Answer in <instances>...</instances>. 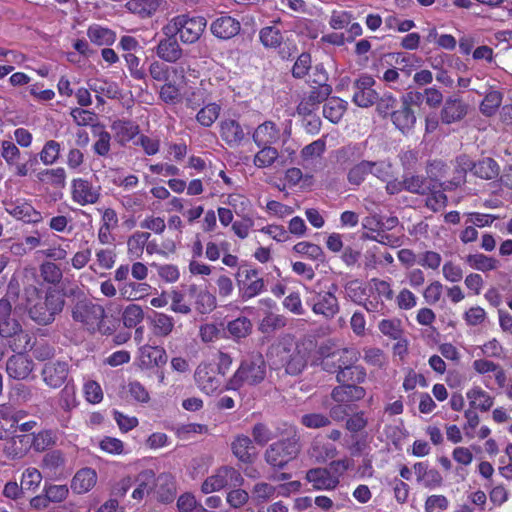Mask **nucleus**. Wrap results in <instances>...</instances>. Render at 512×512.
<instances>
[{
	"mask_svg": "<svg viewBox=\"0 0 512 512\" xmlns=\"http://www.w3.org/2000/svg\"><path fill=\"white\" fill-rule=\"evenodd\" d=\"M65 300L56 290H49L45 296L36 292L34 300L28 299L27 311L30 319L38 325H49L62 312Z\"/></svg>",
	"mask_w": 512,
	"mask_h": 512,
	"instance_id": "1",
	"label": "nucleus"
},
{
	"mask_svg": "<svg viewBox=\"0 0 512 512\" xmlns=\"http://www.w3.org/2000/svg\"><path fill=\"white\" fill-rule=\"evenodd\" d=\"M206 25L207 21L202 16L181 14L169 20L162 32L164 35H178L183 43L193 44L201 37Z\"/></svg>",
	"mask_w": 512,
	"mask_h": 512,
	"instance_id": "2",
	"label": "nucleus"
},
{
	"mask_svg": "<svg viewBox=\"0 0 512 512\" xmlns=\"http://www.w3.org/2000/svg\"><path fill=\"white\" fill-rule=\"evenodd\" d=\"M266 376V363L261 355H256L241 363L225 385L226 390L237 391L244 386L261 383Z\"/></svg>",
	"mask_w": 512,
	"mask_h": 512,
	"instance_id": "3",
	"label": "nucleus"
},
{
	"mask_svg": "<svg viewBox=\"0 0 512 512\" xmlns=\"http://www.w3.org/2000/svg\"><path fill=\"white\" fill-rule=\"evenodd\" d=\"M80 296L71 308L72 319L81 324L89 332L102 331L105 310L102 305L83 296Z\"/></svg>",
	"mask_w": 512,
	"mask_h": 512,
	"instance_id": "4",
	"label": "nucleus"
},
{
	"mask_svg": "<svg viewBox=\"0 0 512 512\" xmlns=\"http://www.w3.org/2000/svg\"><path fill=\"white\" fill-rule=\"evenodd\" d=\"M271 354L277 367L285 368L290 375L299 374L305 367V358L292 338H286L273 347Z\"/></svg>",
	"mask_w": 512,
	"mask_h": 512,
	"instance_id": "5",
	"label": "nucleus"
},
{
	"mask_svg": "<svg viewBox=\"0 0 512 512\" xmlns=\"http://www.w3.org/2000/svg\"><path fill=\"white\" fill-rule=\"evenodd\" d=\"M299 453V438L294 432L292 437L272 443L266 449L264 458L273 468L281 469L295 459Z\"/></svg>",
	"mask_w": 512,
	"mask_h": 512,
	"instance_id": "6",
	"label": "nucleus"
},
{
	"mask_svg": "<svg viewBox=\"0 0 512 512\" xmlns=\"http://www.w3.org/2000/svg\"><path fill=\"white\" fill-rule=\"evenodd\" d=\"M336 287L332 285L327 291H317L312 287H305L308 294L306 304L311 307L316 315H321L325 319H332L339 312V302L335 296Z\"/></svg>",
	"mask_w": 512,
	"mask_h": 512,
	"instance_id": "7",
	"label": "nucleus"
},
{
	"mask_svg": "<svg viewBox=\"0 0 512 512\" xmlns=\"http://www.w3.org/2000/svg\"><path fill=\"white\" fill-rule=\"evenodd\" d=\"M244 483L241 473L234 467L222 466L207 477L201 485V491L204 494H210L220 491L226 486L239 487Z\"/></svg>",
	"mask_w": 512,
	"mask_h": 512,
	"instance_id": "8",
	"label": "nucleus"
},
{
	"mask_svg": "<svg viewBox=\"0 0 512 512\" xmlns=\"http://www.w3.org/2000/svg\"><path fill=\"white\" fill-rule=\"evenodd\" d=\"M194 381L198 389L207 395L219 392L223 385V379L222 376H220V368L205 361L199 363L196 367Z\"/></svg>",
	"mask_w": 512,
	"mask_h": 512,
	"instance_id": "9",
	"label": "nucleus"
},
{
	"mask_svg": "<svg viewBox=\"0 0 512 512\" xmlns=\"http://www.w3.org/2000/svg\"><path fill=\"white\" fill-rule=\"evenodd\" d=\"M0 336L11 339L9 347L12 351H26L30 346L31 336L22 329L21 324L14 316L0 321Z\"/></svg>",
	"mask_w": 512,
	"mask_h": 512,
	"instance_id": "10",
	"label": "nucleus"
},
{
	"mask_svg": "<svg viewBox=\"0 0 512 512\" xmlns=\"http://www.w3.org/2000/svg\"><path fill=\"white\" fill-rule=\"evenodd\" d=\"M240 297L248 300L259 295L264 289V281L253 268H240L236 274Z\"/></svg>",
	"mask_w": 512,
	"mask_h": 512,
	"instance_id": "11",
	"label": "nucleus"
},
{
	"mask_svg": "<svg viewBox=\"0 0 512 512\" xmlns=\"http://www.w3.org/2000/svg\"><path fill=\"white\" fill-rule=\"evenodd\" d=\"M168 357L164 348L160 346L142 345L136 352L134 365L141 370L162 367L167 363Z\"/></svg>",
	"mask_w": 512,
	"mask_h": 512,
	"instance_id": "12",
	"label": "nucleus"
},
{
	"mask_svg": "<svg viewBox=\"0 0 512 512\" xmlns=\"http://www.w3.org/2000/svg\"><path fill=\"white\" fill-rule=\"evenodd\" d=\"M69 375V364L66 361H48L41 370L43 382L52 389L60 388Z\"/></svg>",
	"mask_w": 512,
	"mask_h": 512,
	"instance_id": "13",
	"label": "nucleus"
},
{
	"mask_svg": "<svg viewBox=\"0 0 512 512\" xmlns=\"http://www.w3.org/2000/svg\"><path fill=\"white\" fill-rule=\"evenodd\" d=\"M375 84L371 76H361L354 83L353 102L359 107H369L378 99V93L373 89Z\"/></svg>",
	"mask_w": 512,
	"mask_h": 512,
	"instance_id": "14",
	"label": "nucleus"
},
{
	"mask_svg": "<svg viewBox=\"0 0 512 512\" xmlns=\"http://www.w3.org/2000/svg\"><path fill=\"white\" fill-rule=\"evenodd\" d=\"M100 197L99 187H95L88 180L77 178L72 181V199L84 206L95 204Z\"/></svg>",
	"mask_w": 512,
	"mask_h": 512,
	"instance_id": "15",
	"label": "nucleus"
},
{
	"mask_svg": "<svg viewBox=\"0 0 512 512\" xmlns=\"http://www.w3.org/2000/svg\"><path fill=\"white\" fill-rule=\"evenodd\" d=\"M17 354L12 355L6 361V371L9 377L15 380H24L28 378L34 369L33 361L28 358L23 351H16Z\"/></svg>",
	"mask_w": 512,
	"mask_h": 512,
	"instance_id": "16",
	"label": "nucleus"
},
{
	"mask_svg": "<svg viewBox=\"0 0 512 512\" xmlns=\"http://www.w3.org/2000/svg\"><path fill=\"white\" fill-rule=\"evenodd\" d=\"M230 448L234 457L244 464L253 463L257 457L253 441L247 435H236L231 441Z\"/></svg>",
	"mask_w": 512,
	"mask_h": 512,
	"instance_id": "17",
	"label": "nucleus"
},
{
	"mask_svg": "<svg viewBox=\"0 0 512 512\" xmlns=\"http://www.w3.org/2000/svg\"><path fill=\"white\" fill-rule=\"evenodd\" d=\"M306 480L315 490H334L340 483L339 476L326 468H313L307 471Z\"/></svg>",
	"mask_w": 512,
	"mask_h": 512,
	"instance_id": "18",
	"label": "nucleus"
},
{
	"mask_svg": "<svg viewBox=\"0 0 512 512\" xmlns=\"http://www.w3.org/2000/svg\"><path fill=\"white\" fill-rule=\"evenodd\" d=\"M331 93V88L327 84L314 87L308 95H306L297 107L300 115H310L318 109L321 102L325 101Z\"/></svg>",
	"mask_w": 512,
	"mask_h": 512,
	"instance_id": "19",
	"label": "nucleus"
},
{
	"mask_svg": "<svg viewBox=\"0 0 512 512\" xmlns=\"http://www.w3.org/2000/svg\"><path fill=\"white\" fill-rule=\"evenodd\" d=\"M5 210L15 219L25 223H39L42 221L41 213L36 211L33 206L27 202H9L6 204Z\"/></svg>",
	"mask_w": 512,
	"mask_h": 512,
	"instance_id": "20",
	"label": "nucleus"
},
{
	"mask_svg": "<svg viewBox=\"0 0 512 512\" xmlns=\"http://www.w3.org/2000/svg\"><path fill=\"white\" fill-rule=\"evenodd\" d=\"M240 23L228 15H222L211 24V32L220 39H230L236 36L240 31Z\"/></svg>",
	"mask_w": 512,
	"mask_h": 512,
	"instance_id": "21",
	"label": "nucleus"
},
{
	"mask_svg": "<svg viewBox=\"0 0 512 512\" xmlns=\"http://www.w3.org/2000/svg\"><path fill=\"white\" fill-rule=\"evenodd\" d=\"M335 387L331 392V397L336 403L349 404L363 399L366 395V390L357 385L341 383Z\"/></svg>",
	"mask_w": 512,
	"mask_h": 512,
	"instance_id": "22",
	"label": "nucleus"
},
{
	"mask_svg": "<svg viewBox=\"0 0 512 512\" xmlns=\"http://www.w3.org/2000/svg\"><path fill=\"white\" fill-rule=\"evenodd\" d=\"M467 114V105L456 97L446 99L440 117L443 123L451 124L460 121Z\"/></svg>",
	"mask_w": 512,
	"mask_h": 512,
	"instance_id": "23",
	"label": "nucleus"
},
{
	"mask_svg": "<svg viewBox=\"0 0 512 512\" xmlns=\"http://www.w3.org/2000/svg\"><path fill=\"white\" fill-rule=\"evenodd\" d=\"M280 138V131L275 123L266 121L260 124L253 133V140L258 147L271 146Z\"/></svg>",
	"mask_w": 512,
	"mask_h": 512,
	"instance_id": "24",
	"label": "nucleus"
},
{
	"mask_svg": "<svg viewBox=\"0 0 512 512\" xmlns=\"http://www.w3.org/2000/svg\"><path fill=\"white\" fill-rule=\"evenodd\" d=\"M220 135L229 146H238L245 138L242 126L233 119H226L220 123Z\"/></svg>",
	"mask_w": 512,
	"mask_h": 512,
	"instance_id": "25",
	"label": "nucleus"
},
{
	"mask_svg": "<svg viewBox=\"0 0 512 512\" xmlns=\"http://www.w3.org/2000/svg\"><path fill=\"white\" fill-rule=\"evenodd\" d=\"M470 409L486 412L494 404V398L480 386H473L466 392Z\"/></svg>",
	"mask_w": 512,
	"mask_h": 512,
	"instance_id": "26",
	"label": "nucleus"
},
{
	"mask_svg": "<svg viewBox=\"0 0 512 512\" xmlns=\"http://www.w3.org/2000/svg\"><path fill=\"white\" fill-rule=\"evenodd\" d=\"M157 46V55L167 62H176L182 56V49L175 38L176 35H165Z\"/></svg>",
	"mask_w": 512,
	"mask_h": 512,
	"instance_id": "27",
	"label": "nucleus"
},
{
	"mask_svg": "<svg viewBox=\"0 0 512 512\" xmlns=\"http://www.w3.org/2000/svg\"><path fill=\"white\" fill-rule=\"evenodd\" d=\"M97 481V474L91 468L80 469L71 481V489L77 494L88 492Z\"/></svg>",
	"mask_w": 512,
	"mask_h": 512,
	"instance_id": "28",
	"label": "nucleus"
},
{
	"mask_svg": "<svg viewBox=\"0 0 512 512\" xmlns=\"http://www.w3.org/2000/svg\"><path fill=\"white\" fill-rule=\"evenodd\" d=\"M393 124L402 132L408 133L415 125L416 117L411 108L401 104V107L391 112Z\"/></svg>",
	"mask_w": 512,
	"mask_h": 512,
	"instance_id": "29",
	"label": "nucleus"
},
{
	"mask_svg": "<svg viewBox=\"0 0 512 512\" xmlns=\"http://www.w3.org/2000/svg\"><path fill=\"white\" fill-rule=\"evenodd\" d=\"M339 350L340 348H337L332 340H327L318 347L317 354L323 370L330 373L335 371L334 358L337 356Z\"/></svg>",
	"mask_w": 512,
	"mask_h": 512,
	"instance_id": "30",
	"label": "nucleus"
},
{
	"mask_svg": "<svg viewBox=\"0 0 512 512\" xmlns=\"http://www.w3.org/2000/svg\"><path fill=\"white\" fill-rule=\"evenodd\" d=\"M466 262L472 269L484 273L494 271L500 267L499 260L482 253L468 255L466 258Z\"/></svg>",
	"mask_w": 512,
	"mask_h": 512,
	"instance_id": "31",
	"label": "nucleus"
},
{
	"mask_svg": "<svg viewBox=\"0 0 512 512\" xmlns=\"http://www.w3.org/2000/svg\"><path fill=\"white\" fill-rule=\"evenodd\" d=\"M347 108V102L338 98H327L323 106V116L332 123H338Z\"/></svg>",
	"mask_w": 512,
	"mask_h": 512,
	"instance_id": "32",
	"label": "nucleus"
},
{
	"mask_svg": "<svg viewBox=\"0 0 512 512\" xmlns=\"http://www.w3.org/2000/svg\"><path fill=\"white\" fill-rule=\"evenodd\" d=\"M308 455L316 462H325L336 455V449L325 443L322 438L316 437L308 448Z\"/></svg>",
	"mask_w": 512,
	"mask_h": 512,
	"instance_id": "33",
	"label": "nucleus"
},
{
	"mask_svg": "<svg viewBox=\"0 0 512 512\" xmlns=\"http://www.w3.org/2000/svg\"><path fill=\"white\" fill-rule=\"evenodd\" d=\"M152 313L153 316L149 318L154 335L162 337L168 336L174 328L173 317L160 312L152 311Z\"/></svg>",
	"mask_w": 512,
	"mask_h": 512,
	"instance_id": "34",
	"label": "nucleus"
},
{
	"mask_svg": "<svg viewBox=\"0 0 512 512\" xmlns=\"http://www.w3.org/2000/svg\"><path fill=\"white\" fill-rule=\"evenodd\" d=\"M155 473L151 469H145L139 473L136 478L138 487L132 492V497L136 500H142L149 494L154 485Z\"/></svg>",
	"mask_w": 512,
	"mask_h": 512,
	"instance_id": "35",
	"label": "nucleus"
},
{
	"mask_svg": "<svg viewBox=\"0 0 512 512\" xmlns=\"http://www.w3.org/2000/svg\"><path fill=\"white\" fill-rule=\"evenodd\" d=\"M37 179L41 183L57 188H64L66 184V172L62 167L44 169L37 173Z\"/></svg>",
	"mask_w": 512,
	"mask_h": 512,
	"instance_id": "36",
	"label": "nucleus"
},
{
	"mask_svg": "<svg viewBox=\"0 0 512 512\" xmlns=\"http://www.w3.org/2000/svg\"><path fill=\"white\" fill-rule=\"evenodd\" d=\"M394 62L397 65V69L410 76L411 73L421 66L422 59L415 55L405 52H397L393 54Z\"/></svg>",
	"mask_w": 512,
	"mask_h": 512,
	"instance_id": "37",
	"label": "nucleus"
},
{
	"mask_svg": "<svg viewBox=\"0 0 512 512\" xmlns=\"http://www.w3.org/2000/svg\"><path fill=\"white\" fill-rule=\"evenodd\" d=\"M366 370L364 367L352 364L350 367L340 369L336 374V380L339 383H363L366 379Z\"/></svg>",
	"mask_w": 512,
	"mask_h": 512,
	"instance_id": "38",
	"label": "nucleus"
},
{
	"mask_svg": "<svg viewBox=\"0 0 512 512\" xmlns=\"http://www.w3.org/2000/svg\"><path fill=\"white\" fill-rule=\"evenodd\" d=\"M472 172L475 176L490 180L498 176L499 165L492 158H484L472 166Z\"/></svg>",
	"mask_w": 512,
	"mask_h": 512,
	"instance_id": "39",
	"label": "nucleus"
},
{
	"mask_svg": "<svg viewBox=\"0 0 512 512\" xmlns=\"http://www.w3.org/2000/svg\"><path fill=\"white\" fill-rule=\"evenodd\" d=\"M87 35L91 42L99 46L111 45L116 38L112 30L96 24L88 28Z\"/></svg>",
	"mask_w": 512,
	"mask_h": 512,
	"instance_id": "40",
	"label": "nucleus"
},
{
	"mask_svg": "<svg viewBox=\"0 0 512 512\" xmlns=\"http://www.w3.org/2000/svg\"><path fill=\"white\" fill-rule=\"evenodd\" d=\"M360 359V352L355 348H342L338 351L337 356H335V371L333 373H338L340 369H344V367H350L352 364H356Z\"/></svg>",
	"mask_w": 512,
	"mask_h": 512,
	"instance_id": "41",
	"label": "nucleus"
},
{
	"mask_svg": "<svg viewBox=\"0 0 512 512\" xmlns=\"http://www.w3.org/2000/svg\"><path fill=\"white\" fill-rule=\"evenodd\" d=\"M379 331L392 340H399L403 336L402 321L398 318L383 319L378 323Z\"/></svg>",
	"mask_w": 512,
	"mask_h": 512,
	"instance_id": "42",
	"label": "nucleus"
},
{
	"mask_svg": "<svg viewBox=\"0 0 512 512\" xmlns=\"http://www.w3.org/2000/svg\"><path fill=\"white\" fill-rule=\"evenodd\" d=\"M64 465V454L60 450H52L43 456L40 466L44 471L55 474Z\"/></svg>",
	"mask_w": 512,
	"mask_h": 512,
	"instance_id": "43",
	"label": "nucleus"
},
{
	"mask_svg": "<svg viewBox=\"0 0 512 512\" xmlns=\"http://www.w3.org/2000/svg\"><path fill=\"white\" fill-rule=\"evenodd\" d=\"M227 330L234 339L247 337L252 330V323L246 317H238L227 324Z\"/></svg>",
	"mask_w": 512,
	"mask_h": 512,
	"instance_id": "44",
	"label": "nucleus"
},
{
	"mask_svg": "<svg viewBox=\"0 0 512 512\" xmlns=\"http://www.w3.org/2000/svg\"><path fill=\"white\" fill-rule=\"evenodd\" d=\"M31 447L37 451L42 452L56 443V433L52 430H43L37 434L31 435Z\"/></svg>",
	"mask_w": 512,
	"mask_h": 512,
	"instance_id": "45",
	"label": "nucleus"
},
{
	"mask_svg": "<svg viewBox=\"0 0 512 512\" xmlns=\"http://www.w3.org/2000/svg\"><path fill=\"white\" fill-rule=\"evenodd\" d=\"M277 488L267 482H257L252 490V499L257 504H263L274 498Z\"/></svg>",
	"mask_w": 512,
	"mask_h": 512,
	"instance_id": "46",
	"label": "nucleus"
},
{
	"mask_svg": "<svg viewBox=\"0 0 512 512\" xmlns=\"http://www.w3.org/2000/svg\"><path fill=\"white\" fill-rule=\"evenodd\" d=\"M42 478V474L38 469L34 467L26 468L22 473L20 481L23 491L35 492L40 486Z\"/></svg>",
	"mask_w": 512,
	"mask_h": 512,
	"instance_id": "47",
	"label": "nucleus"
},
{
	"mask_svg": "<svg viewBox=\"0 0 512 512\" xmlns=\"http://www.w3.org/2000/svg\"><path fill=\"white\" fill-rule=\"evenodd\" d=\"M61 145L55 140H48L39 153L41 162L46 165L56 163L60 157Z\"/></svg>",
	"mask_w": 512,
	"mask_h": 512,
	"instance_id": "48",
	"label": "nucleus"
},
{
	"mask_svg": "<svg viewBox=\"0 0 512 512\" xmlns=\"http://www.w3.org/2000/svg\"><path fill=\"white\" fill-rule=\"evenodd\" d=\"M261 147V150L254 156V165L258 168H267L272 166L279 156L277 149L272 146Z\"/></svg>",
	"mask_w": 512,
	"mask_h": 512,
	"instance_id": "49",
	"label": "nucleus"
},
{
	"mask_svg": "<svg viewBox=\"0 0 512 512\" xmlns=\"http://www.w3.org/2000/svg\"><path fill=\"white\" fill-rule=\"evenodd\" d=\"M261 43L268 48H277L283 41L281 31L275 26H267L260 30Z\"/></svg>",
	"mask_w": 512,
	"mask_h": 512,
	"instance_id": "50",
	"label": "nucleus"
},
{
	"mask_svg": "<svg viewBox=\"0 0 512 512\" xmlns=\"http://www.w3.org/2000/svg\"><path fill=\"white\" fill-rule=\"evenodd\" d=\"M195 310L200 314H209L216 308V297L204 289L193 301Z\"/></svg>",
	"mask_w": 512,
	"mask_h": 512,
	"instance_id": "51",
	"label": "nucleus"
},
{
	"mask_svg": "<svg viewBox=\"0 0 512 512\" xmlns=\"http://www.w3.org/2000/svg\"><path fill=\"white\" fill-rule=\"evenodd\" d=\"M368 174H371L370 161L363 160L349 169L347 178L349 183L360 185L364 182Z\"/></svg>",
	"mask_w": 512,
	"mask_h": 512,
	"instance_id": "52",
	"label": "nucleus"
},
{
	"mask_svg": "<svg viewBox=\"0 0 512 512\" xmlns=\"http://www.w3.org/2000/svg\"><path fill=\"white\" fill-rule=\"evenodd\" d=\"M293 250L311 260H321L324 257V252L319 245L307 241L298 242L294 245Z\"/></svg>",
	"mask_w": 512,
	"mask_h": 512,
	"instance_id": "53",
	"label": "nucleus"
},
{
	"mask_svg": "<svg viewBox=\"0 0 512 512\" xmlns=\"http://www.w3.org/2000/svg\"><path fill=\"white\" fill-rule=\"evenodd\" d=\"M28 349L32 351L33 357L38 361L51 360L56 354L55 347L46 341L35 342L33 345L30 343Z\"/></svg>",
	"mask_w": 512,
	"mask_h": 512,
	"instance_id": "54",
	"label": "nucleus"
},
{
	"mask_svg": "<svg viewBox=\"0 0 512 512\" xmlns=\"http://www.w3.org/2000/svg\"><path fill=\"white\" fill-rule=\"evenodd\" d=\"M220 106L216 103H209L201 108L196 115L197 121L204 127H210L219 117Z\"/></svg>",
	"mask_w": 512,
	"mask_h": 512,
	"instance_id": "55",
	"label": "nucleus"
},
{
	"mask_svg": "<svg viewBox=\"0 0 512 512\" xmlns=\"http://www.w3.org/2000/svg\"><path fill=\"white\" fill-rule=\"evenodd\" d=\"M40 274L43 280L50 284H58L63 277V273L60 267L54 262L50 261H46L41 264Z\"/></svg>",
	"mask_w": 512,
	"mask_h": 512,
	"instance_id": "56",
	"label": "nucleus"
},
{
	"mask_svg": "<svg viewBox=\"0 0 512 512\" xmlns=\"http://www.w3.org/2000/svg\"><path fill=\"white\" fill-rule=\"evenodd\" d=\"M347 297L357 304H362L366 300V287L359 280L349 281L345 286Z\"/></svg>",
	"mask_w": 512,
	"mask_h": 512,
	"instance_id": "57",
	"label": "nucleus"
},
{
	"mask_svg": "<svg viewBox=\"0 0 512 512\" xmlns=\"http://www.w3.org/2000/svg\"><path fill=\"white\" fill-rule=\"evenodd\" d=\"M158 8V3L155 0H131L130 12L138 14L141 17H148L152 15Z\"/></svg>",
	"mask_w": 512,
	"mask_h": 512,
	"instance_id": "58",
	"label": "nucleus"
},
{
	"mask_svg": "<svg viewBox=\"0 0 512 512\" xmlns=\"http://www.w3.org/2000/svg\"><path fill=\"white\" fill-rule=\"evenodd\" d=\"M502 102V95L498 91H490L483 99L480 109L487 116L495 114Z\"/></svg>",
	"mask_w": 512,
	"mask_h": 512,
	"instance_id": "59",
	"label": "nucleus"
},
{
	"mask_svg": "<svg viewBox=\"0 0 512 512\" xmlns=\"http://www.w3.org/2000/svg\"><path fill=\"white\" fill-rule=\"evenodd\" d=\"M449 499L442 494H432L428 496L424 503L425 512H440L449 508Z\"/></svg>",
	"mask_w": 512,
	"mask_h": 512,
	"instance_id": "60",
	"label": "nucleus"
},
{
	"mask_svg": "<svg viewBox=\"0 0 512 512\" xmlns=\"http://www.w3.org/2000/svg\"><path fill=\"white\" fill-rule=\"evenodd\" d=\"M300 422L303 426L310 429H319L330 425L328 416L322 413H307L301 416Z\"/></svg>",
	"mask_w": 512,
	"mask_h": 512,
	"instance_id": "61",
	"label": "nucleus"
},
{
	"mask_svg": "<svg viewBox=\"0 0 512 512\" xmlns=\"http://www.w3.org/2000/svg\"><path fill=\"white\" fill-rule=\"evenodd\" d=\"M43 492L46 494V497L50 503H60L68 497L69 489L67 485H55L46 483L44 485Z\"/></svg>",
	"mask_w": 512,
	"mask_h": 512,
	"instance_id": "62",
	"label": "nucleus"
},
{
	"mask_svg": "<svg viewBox=\"0 0 512 512\" xmlns=\"http://www.w3.org/2000/svg\"><path fill=\"white\" fill-rule=\"evenodd\" d=\"M417 296L408 288H402L395 297V303L400 310H411L417 306Z\"/></svg>",
	"mask_w": 512,
	"mask_h": 512,
	"instance_id": "63",
	"label": "nucleus"
},
{
	"mask_svg": "<svg viewBox=\"0 0 512 512\" xmlns=\"http://www.w3.org/2000/svg\"><path fill=\"white\" fill-rule=\"evenodd\" d=\"M371 174L381 181H388L393 176L392 164L387 160L370 161Z\"/></svg>",
	"mask_w": 512,
	"mask_h": 512,
	"instance_id": "64",
	"label": "nucleus"
}]
</instances>
